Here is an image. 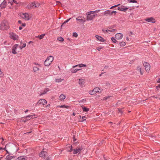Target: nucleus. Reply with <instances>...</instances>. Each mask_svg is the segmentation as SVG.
<instances>
[{
    "label": "nucleus",
    "instance_id": "12",
    "mask_svg": "<svg viewBox=\"0 0 160 160\" xmlns=\"http://www.w3.org/2000/svg\"><path fill=\"white\" fill-rule=\"evenodd\" d=\"M82 149V146L80 147L79 148L77 147L75 149H73V154H75L78 153H80Z\"/></svg>",
    "mask_w": 160,
    "mask_h": 160
},
{
    "label": "nucleus",
    "instance_id": "16",
    "mask_svg": "<svg viewBox=\"0 0 160 160\" xmlns=\"http://www.w3.org/2000/svg\"><path fill=\"white\" fill-rule=\"evenodd\" d=\"M123 35L121 33H117L115 35V38L117 40H120L122 38Z\"/></svg>",
    "mask_w": 160,
    "mask_h": 160
},
{
    "label": "nucleus",
    "instance_id": "23",
    "mask_svg": "<svg viewBox=\"0 0 160 160\" xmlns=\"http://www.w3.org/2000/svg\"><path fill=\"white\" fill-rule=\"evenodd\" d=\"M78 66L80 68H82V67H86V64H78V65H75V66H73V68H75V67H77Z\"/></svg>",
    "mask_w": 160,
    "mask_h": 160
},
{
    "label": "nucleus",
    "instance_id": "63",
    "mask_svg": "<svg viewBox=\"0 0 160 160\" xmlns=\"http://www.w3.org/2000/svg\"><path fill=\"white\" fill-rule=\"evenodd\" d=\"M22 27H19V30H22Z\"/></svg>",
    "mask_w": 160,
    "mask_h": 160
},
{
    "label": "nucleus",
    "instance_id": "14",
    "mask_svg": "<svg viewBox=\"0 0 160 160\" xmlns=\"http://www.w3.org/2000/svg\"><path fill=\"white\" fill-rule=\"evenodd\" d=\"M118 9L119 11L125 12L128 9V8L127 7H126L125 6H122L120 7H118Z\"/></svg>",
    "mask_w": 160,
    "mask_h": 160
},
{
    "label": "nucleus",
    "instance_id": "37",
    "mask_svg": "<svg viewBox=\"0 0 160 160\" xmlns=\"http://www.w3.org/2000/svg\"><path fill=\"white\" fill-rule=\"evenodd\" d=\"M71 18H70L69 19H68L67 20H66L61 25V27H62L64 25V24H66L67 22H68L71 19Z\"/></svg>",
    "mask_w": 160,
    "mask_h": 160
},
{
    "label": "nucleus",
    "instance_id": "22",
    "mask_svg": "<svg viewBox=\"0 0 160 160\" xmlns=\"http://www.w3.org/2000/svg\"><path fill=\"white\" fill-rule=\"evenodd\" d=\"M66 96L64 94H61L59 97V99L60 101H64L66 98Z\"/></svg>",
    "mask_w": 160,
    "mask_h": 160
},
{
    "label": "nucleus",
    "instance_id": "34",
    "mask_svg": "<svg viewBox=\"0 0 160 160\" xmlns=\"http://www.w3.org/2000/svg\"><path fill=\"white\" fill-rule=\"evenodd\" d=\"M81 69H72L71 70V72L72 73H75L77 72L79 70H80Z\"/></svg>",
    "mask_w": 160,
    "mask_h": 160
},
{
    "label": "nucleus",
    "instance_id": "57",
    "mask_svg": "<svg viewBox=\"0 0 160 160\" xmlns=\"http://www.w3.org/2000/svg\"><path fill=\"white\" fill-rule=\"evenodd\" d=\"M107 84V85L108 86H110V84L109 83L107 82L106 83Z\"/></svg>",
    "mask_w": 160,
    "mask_h": 160
},
{
    "label": "nucleus",
    "instance_id": "24",
    "mask_svg": "<svg viewBox=\"0 0 160 160\" xmlns=\"http://www.w3.org/2000/svg\"><path fill=\"white\" fill-rule=\"evenodd\" d=\"M66 149L67 151L69 152H71L72 151V146L70 145L66 147Z\"/></svg>",
    "mask_w": 160,
    "mask_h": 160
},
{
    "label": "nucleus",
    "instance_id": "13",
    "mask_svg": "<svg viewBox=\"0 0 160 160\" xmlns=\"http://www.w3.org/2000/svg\"><path fill=\"white\" fill-rule=\"evenodd\" d=\"M145 20L147 22H150L152 23H155L156 21L155 19L153 17H150L149 18H147L145 19Z\"/></svg>",
    "mask_w": 160,
    "mask_h": 160
},
{
    "label": "nucleus",
    "instance_id": "9",
    "mask_svg": "<svg viewBox=\"0 0 160 160\" xmlns=\"http://www.w3.org/2000/svg\"><path fill=\"white\" fill-rule=\"evenodd\" d=\"M92 14L91 13H88V12L87 13V20L88 21L92 20L95 17V16L97 15H91Z\"/></svg>",
    "mask_w": 160,
    "mask_h": 160
},
{
    "label": "nucleus",
    "instance_id": "21",
    "mask_svg": "<svg viewBox=\"0 0 160 160\" xmlns=\"http://www.w3.org/2000/svg\"><path fill=\"white\" fill-rule=\"evenodd\" d=\"M76 19L77 21L81 22H84L85 21L84 18H82L81 17H79L76 18Z\"/></svg>",
    "mask_w": 160,
    "mask_h": 160
},
{
    "label": "nucleus",
    "instance_id": "50",
    "mask_svg": "<svg viewBox=\"0 0 160 160\" xmlns=\"http://www.w3.org/2000/svg\"><path fill=\"white\" fill-rule=\"evenodd\" d=\"M10 2H14V3L16 4H17V2L16 1H15L14 0H10Z\"/></svg>",
    "mask_w": 160,
    "mask_h": 160
},
{
    "label": "nucleus",
    "instance_id": "27",
    "mask_svg": "<svg viewBox=\"0 0 160 160\" xmlns=\"http://www.w3.org/2000/svg\"><path fill=\"white\" fill-rule=\"evenodd\" d=\"M104 15H111V10H108L105 11L104 12Z\"/></svg>",
    "mask_w": 160,
    "mask_h": 160
},
{
    "label": "nucleus",
    "instance_id": "53",
    "mask_svg": "<svg viewBox=\"0 0 160 160\" xmlns=\"http://www.w3.org/2000/svg\"><path fill=\"white\" fill-rule=\"evenodd\" d=\"M118 111L119 112H120L121 113H122V109H118Z\"/></svg>",
    "mask_w": 160,
    "mask_h": 160
},
{
    "label": "nucleus",
    "instance_id": "20",
    "mask_svg": "<svg viewBox=\"0 0 160 160\" xmlns=\"http://www.w3.org/2000/svg\"><path fill=\"white\" fill-rule=\"evenodd\" d=\"M47 152L45 151H42L39 154V156L41 157L44 158L46 156Z\"/></svg>",
    "mask_w": 160,
    "mask_h": 160
},
{
    "label": "nucleus",
    "instance_id": "64",
    "mask_svg": "<svg viewBox=\"0 0 160 160\" xmlns=\"http://www.w3.org/2000/svg\"><path fill=\"white\" fill-rule=\"evenodd\" d=\"M13 111L15 113H16L17 112V110H15V109H14Z\"/></svg>",
    "mask_w": 160,
    "mask_h": 160
},
{
    "label": "nucleus",
    "instance_id": "47",
    "mask_svg": "<svg viewBox=\"0 0 160 160\" xmlns=\"http://www.w3.org/2000/svg\"><path fill=\"white\" fill-rule=\"evenodd\" d=\"M3 74L1 70V68H0V77H2V75H3Z\"/></svg>",
    "mask_w": 160,
    "mask_h": 160
},
{
    "label": "nucleus",
    "instance_id": "59",
    "mask_svg": "<svg viewBox=\"0 0 160 160\" xmlns=\"http://www.w3.org/2000/svg\"><path fill=\"white\" fill-rule=\"evenodd\" d=\"M18 47H19V48H20V50H21L22 48H22V46H19Z\"/></svg>",
    "mask_w": 160,
    "mask_h": 160
},
{
    "label": "nucleus",
    "instance_id": "6",
    "mask_svg": "<svg viewBox=\"0 0 160 160\" xmlns=\"http://www.w3.org/2000/svg\"><path fill=\"white\" fill-rule=\"evenodd\" d=\"M100 89L98 87L94 88L93 90L89 91V93L91 95H94L97 92H99V90Z\"/></svg>",
    "mask_w": 160,
    "mask_h": 160
},
{
    "label": "nucleus",
    "instance_id": "18",
    "mask_svg": "<svg viewBox=\"0 0 160 160\" xmlns=\"http://www.w3.org/2000/svg\"><path fill=\"white\" fill-rule=\"evenodd\" d=\"M85 81V80L83 79H79V82L78 83L81 87H82L84 86Z\"/></svg>",
    "mask_w": 160,
    "mask_h": 160
},
{
    "label": "nucleus",
    "instance_id": "17",
    "mask_svg": "<svg viewBox=\"0 0 160 160\" xmlns=\"http://www.w3.org/2000/svg\"><path fill=\"white\" fill-rule=\"evenodd\" d=\"M49 91V89L48 88H45L42 91V92L39 93V96H41L42 95L46 94L47 92Z\"/></svg>",
    "mask_w": 160,
    "mask_h": 160
},
{
    "label": "nucleus",
    "instance_id": "56",
    "mask_svg": "<svg viewBox=\"0 0 160 160\" xmlns=\"http://www.w3.org/2000/svg\"><path fill=\"white\" fill-rule=\"evenodd\" d=\"M132 34V32H129V35L131 36Z\"/></svg>",
    "mask_w": 160,
    "mask_h": 160
},
{
    "label": "nucleus",
    "instance_id": "36",
    "mask_svg": "<svg viewBox=\"0 0 160 160\" xmlns=\"http://www.w3.org/2000/svg\"><path fill=\"white\" fill-rule=\"evenodd\" d=\"M100 11V10H97L95 11H92L89 12H88V13H91V14L97 13L99 12Z\"/></svg>",
    "mask_w": 160,
    "mask_h": 160
},
{
    "label": "nucleus",
    "instance_id": "32",
    "mask_svg": "<svg viewBox=\"0 0 160 160\" xmlns=\"http://www.w3.org/2000/svg\"><path fill=\"white\" fill-rule=\"evenodd\" d=\"M63 80V79H61V78H56L55 79V81L56 82H62Z\"/></svg>",
    "mask_w": 160,
    "mask_h": 160
},
{
    "label": "nucleus",
    "instance_id": "26",
    "mask_svg": "<svg viewBox=\"0 0 160 160\" xmlns=\"http://www.w3.org/2000/svg\"><path fill=\"white\" fill-rule=\"evenodd\" d=\"M40 70L39 68L37 66H33V71L34 72H36Z\"/></svg>",
    "mask_w": 160,
    "mask_h": 160
},
{
    "label": "nucleus",
    "instance_id": "31",
    "mask_svg": "<svg viewBox=\"0 0 160 160\" xmlns=\"http://www.w3.org/2000/svg\"><path fill=\"white\" fill-rule=\"evenodd\" d=\"M82 109L83 111L87 112L89 111V108H87L83 106H82Z\"/></svg>",
    "mask_w": 160,
    "mask_h": 160
},
{
    "label": "nucleus",
    "instance_id": "42",
    "mask_svg": "<svg viewBox=\"0 0 160 160\" xmlns=\"http://www.w3.org/2000/svg\"><path fill=\"white\" fill-rule=\"evenodd\" d=\"M103 48V46H100L97 48V49L98 51H100L101 49H102Z\"/></svg>",
    "mask_w": 160,
    "mask_h": 160
},
{
    "label": "nucleus",
    "instance_id": "2",
    "mask_svg": "<svg viewBox=\"0 0 160 160\" xmlns=\"http://www.w3.org/2000/svg\"><path fill=\"white\" fill-rule=\"evenodd\" d=\"M39 6V3L34 2L29 3L27 6V8L28 9H31L35 8H38Z\"/></svg>",
    "mask_w": 160,
    "mask_h": 160
},
{
    "label": "nucleus",
    "instance_id": "48",
    "mask_svg": "<svg viewBox=\"0 0 160 160\" xmlns=\"http://www.w3.org/2000/svg\"><path fill=\"white\" fill-rule=\"evenodd\" d=\"M120 5V4H118L117 5H115L112 6V7H111L110 8V9H112V8H114L117 7V6H118L119 5Z\"/></svg>",
    "mask_w": 160,
    "mask_h": 160
},
{
    "label": "nucleus",
    "instance_id": "51",
    "mask_svg": "<svg viewBox=\"0 0 160 160\" xmlns=\"http://www.w3.org/2000/svg\"><path fill=\"white\" fill-rule=\"evenodd\" d=\"M158 88H160V84H159L158 85V86H157L156 87V88L157 89V90H158Z\"/></svg>",
    "mask_w": 160,
    "mask_h": 160
},
{
    "label": "nucleus",
    "instance_id": "44",
    "mask_svg": "<svg viewBox=\"0 0 160 160\" xmlns=\"http://www.w3.org/2000/svg\"><path fill=\"white\" fill-rule=\"evenodd\" d=\"M86 117L85 116H83L82 117V119L81 120V122H83L84 121L86 120Z\"/></svg>",
    "mask_w": 160,
    "mask_h": 160
},
{
    "label": "nucleus",
    "instance_id": "29",
    "mask_svg": "<svg viewBox=\"0 0 160 160\" xmlns=\"http://www.w3.org/2000/svg\"><path fill=\"white\" fill-rule=\"evenodd\" d=\"M35 115L34 114L31 115H28L26 116V118L27 119H30L31 118H35Z\"/></svg>",
    "mask_w": 160,
    "mask_h": 160
},
{
    "label": "nucleus",
    "instance_id": "5",
    "mask_svg": "<svg viewBox=\"0 0 160 160\" xmlns=\"http://www.w3.org/2000/svg\"><path fill=\"white\" fill-rule=\"evenodd\" d=\"M21 16L22 18L27 21L29 20L30 18L29 14L27 13H22L21 14Z\"/></svg>",
    "mask_w": 160,
    "mask_h": 160
},
{
    "label": "nucleus",
    "instance_id": "3",
    "mask_svg": "<svg viewBox=\"0 0 160 160\" xmlns=\"http://www.w3.org/2000/svg\"><path fill=\"white\" fill-rule=\"evenodd\" d=\"M54 60V57L52 56H49L44 61V65L47 66H48L51 64Z\"/></svg>",
    "mask_w": 160,
    "mask_h": 160
},
{
    "label": "nucleus",
    "instance_id": "54",
    "mask_svg": "<svg viewBox=\"0 0 160 160\" xmlns=\"http://www.w3.org/2000/svg\"><path fill=\"white\" fill-rule=\"evenodd\" d=\"M110 97H104L103 98V100H106L108 98H109Z\"/></svg>",
    "mask_w": 160,
    "mask_h": 160
},
{
    "label": "nucleus",
    "instance_id": "10",
    "mask_svg": "<svg viewBox=\"0 0 160 160\" xmlns=\"http://www.w3.org/2000/svg\"><path fill=\"white\" fill-rule=\"evenodd\" d=\"M102 30L103 32L104 33L108 32L109 33H110L109 32H112L115 31H116L117 30L116 29H111V28H108L107 29H103Z\"/></svg>",
    "mask_w": 160,
    "mask_h": 160
},
{
    "label": "nucleus",
    "instance_id": "46",
    "mask_svg": "<svg viewBox=\"0 0 160 160\" xmlns=\"http://www.w3.org/2000/svg\"><path fill=\"white\" fill-rule=\"evenodd\" d=\"M129 2L132 3H137V2L136 0H130L129 1Z\"/></svg>",
    "mask_w": 160,
    "mask_h": 160
},
{
    "label": "nucleus",
    "instance_id": "39",
    "mask_svg": "<svg viewBox=\"0 0 160 160\" xmlns=\"http://www.w3.org/2000/svg\"><path fill=\"white\" fill-rule=\"evenodd\" d=\"M57 39L60 42H63L64 40L63 38L61 37L58 38Z\"/></svg>",
    "mask_w": 160,
    "mask_h": 160
},
{
    "label": "nucleus",
    "instance_id": "4",
    "mask_svg": "<svg viewBox=\"0 0 160 160\" xmlns=\"http://www.w3.org/2000/svg\"><path fill=\"white\" fill-rule=\"evenodd\" d=\"M9 38L12 39L14 41L18 40L19 38V37L18 35H17L16 33L10 32H9Z\"/></svg>",
    "mask_w": 160,
    "mask_h": 160
},
{
    "label": "nucleus",
    "instance_id": "52",
    "mask_svg": "<svg viewBox=\"0 0 160 160\" xmlns=\"http://www.w3.org/2000/svg\"><path fill=\"white\" fill-rule=\"evenodd\" d=\"M157 82L158 83H160V78H159L157 80Z\"/></svg>",
    "mask_w": 160,
    "mask_h": 160
},
{
    "label": "nucleus",
    "instance_id": "61",
    "mask_svg": "<svg viewBox=\"0 0 160 160\" xmlns=\"http://www.w3.org/2000/svg\"><path fill=\"white\" fill-rule=\"evenodd\" d=\"M73 141H75L76 140L75 138V137H74V136H73Z\"/></svg>",
    "mask_w": 160,
    "mask_h": 160
},
{
    "label": "nucleus",
    "instance_id": "45",
    "mask_svg": "<svg viewBox=\"0 0 160 160\" xmlns=\"http://www.w3.org/2000/svg\"><path fill=\"white\" fill-rule=\"evenodd\" d=\"M73 36L75 37H77L78 36V35L76 32H74L73 34Z\"/></svg>",
    "mask_w": 160,
    "mask_h": 160
},
{
    "label": "nucleus",
    "instance_id": "33",
    "mask_svg": "<svg viewBox=\"0 0 160 160\" xmlns=\"http://www.w3.org/2000/svg\"><path fill=\"white\" fill-rule=\"evenodd\" d=\"M45 36V34H43L40 35L36 37L38 38L39 39H41L44 38V37Z\"/></svg>",
    "mask_w": 160,
    "mask_h": 160
},
{
    "label": "nucleus",
    "instance_id": "43",
    "mask_svg": "<svg viewBox=\"0 0 160 160\" xmlns=\"http://www.w3.org/2000/svg\"><path fill=\"white\" fill-rule=\"evenodd\" d=\"M137 156H139L140 157H144V156L143 155V154H142L140 152H139L137 154Z\"/></svg>",
    "mask_w": 160,
    "mask_h": 160
},
{
    "label": "nucleus",
    "instance_id": "58",
    "mask_svg": "<svg viewBox=\"0 0 160 160\" xmlns=\"http://www.w3.org/2000/svg\"><path fill=\"white\" fill-rule=\"evenodd\" d=\"M26 24L25 23H22V26L23 27H25L26 26Z\"/></svg>",
    "mask_w": 160,
    "mask_h": 160
},
{
    "label": "nucleus",
    "instance_id": "40",
    "mask_svg": "<svg viewBox=\"0 0 160 160\" xmlns=\"http://www.w3.org/2000/svg\"><path fill=\"white\" fill-rule=\"evenodd\" d=\"M111 39L112 42L113 43H117L118 42V41L116 40V39L112 37L111 38Z\"/></svg>",
    "mask_w": 160,
    "mask_h": 160
},
{
    "label": "nucleus",
    "instance_id": "1",
    "mask_svg": "<svg viewBox=\"0 0 160 160\" xmlns=\"http://www.w3.org/2000/svg\"><path fill=\"white\" fill-rule=\"evenodd\" d=\"M9 23L6 20H3L0 25V28L1 30H7L9 28Z\"/></svg>",
    "mask_w": 160,
    "mask_h": 160
},
{
    "label": "nucleus",
    "instance_id": "55",
    "mask_svg": "<svg viewBox=\"0 0 160 160\" xmlns=\"http://www.w3.org/2000/svg\"><path fill=\"white\" fill-rule=\"evenodd\" d=\"M26 43H23L22 44V48H25L26 47Z\"/></svg>",
    "mask_w": 160,
    "mask_h": 160
},
{
    "label": "nucleus",
    "instance_id": "11",
    "mask_svg": "<svg viewBox=\"0 0 160 160\" xmlns=\"http://www.w3.org/2000/svg\"><path fill=\"white\" fill-rule=\"evenodd\" d=\"M18 47V44H15L13 46L12 51L13 54H16L17 53V49Z\"/></svg>",
    "mask_w": 160,
    "mask_h": 160
},
{
    "label": "nucleus",
    "instance_id": "19",
    "mask_svg": "<svg viewBox=\"0 0 160 160\" xmlns=\"http://www.w3.org/2000/svg\"><path fill=\"white\" fill-rule=\"evenodd\" d=\"M7 2L5 1V0L1 3L0 5V7L1 8H4L6 6Z\"/></svg>",
    "mask_w": 160,
    "mask_h": 160
},
{
    "label": "nucleus",
    "instance_id": "7",
    "mask_svg": "<svg viewBox=\"0 0 160 160\" xmlns=\"http://www.w3.org/2000/svg\"><path fill=\"white\" fill-rule=\"evenodd\" d=\"M143 65L145 67V70L147 72H149L150 68V66L149 63L146 62H144Z\"/></svg>",
    "mask_w": 160,
    "mask_h": 160
},
{
    "label": "nucleus",
    "instance_id": "8",
    "mask_svg": "<svg viewBox=\"0 0 160 160\" xmlns=\"http://www.w3.org/2000/svg\"><path fill=\"white\" fill-rule=\"evenodd\" d=\"M47 103V101L44 99H39L37 103V105H44Z\"/></svg>",
    "mask_w": 160,
    "mask_h": 160
},
{
    "label": "nucleus",
    "instance_id": "38",
    "mask_svg": "<svg viewBox=\"0 0 160 160\" xmlns=\"http://www.w3.org/2000/svg\"><path fill=\"white\" fill-rule=\"evenodd\" d=\"M126 45V43L122 41L120 43V45L121 47H123Z\"/></svg>",
    "mask_w": 160,
    "mask_h": 160
},
{
    "label": "nucleus",
    "instance_id": "49",
    "mask_svg": "<svg viewBox=\"0 0 160 160\" xmlns=\"http://www.w3.org/2000/svg\"><path fill=\"white\" fill-rule=\"evenodd\" d=\"M111 15H112V14L113 13H114L115 14L117 13V12L116 11H111Z\"/></svg>",
    "mask_w": 160,
    "mask_h": 160
},
{
    "label": "nucleus",
    "instance_id": "35",
    "mask_svg": "<svg viewBox=\"0 0 160 160\" xmlns=\"http://www.w3.org/2000/svg\"><path fill=\"white\" fill-rule=\"evenodd\" d=\"M13 158V157L12 156L7 155L6 157V159L7 160H10L12 159Z\"/></svg>",
    "mask_w": 160,
    "mask_h": 160
},
{
    "label": "nucleus",
    "instance_id": "15",
    "mask_svg": "<svg viewBox=\"0 0 160 160\" xmlns=\"http://www.w3.org/2000/svg\"><path fill=\"white\" fill-rule=\"evenodd\" d=\"M95 37L97 38V40L99 41L104 42L106 41L103 38L98 35H95Z\"/></svg>",
    "mask_w": 160,
    "mask_h": 160
},
{
    "label": "nucleus",
    "instance_id": "28",
    "mask_svg": "<svg viewBox=\"0 0 160 160\" xmlns=\"http://www.w3.org/2000/svg\"><path fill=\"white\" fill-rule=\"evenodd\" d=\"M137 70L140 72L141 75H142L143 74V72L142 70V68L140 66H138L137 67Z\"/></svg>",
    "mask_w": 160,
    "mask_h": 160
},
{
    "label": "nucleus",
    "instance_id": "41",
    "mask_svg": "<svg viewBox=\"0 0 160 160\" xmlns=\"http://www.w3.org/2000/svg\"><path fill=\"white\" fill-rule=\"evenodd\" d=\"M33 64L34 65H38V66L39 67H41V64H40V63L37 62H34L33 63Z\"/></svg>",
    "mask_w": 160,
    "mask_h": 160
},
{
    "label": "nucleus",
    "instance_id": "60",
    "mask_svg": "<svg viewBox=\"0 0 160 160\" xmlns=\"http://www.w3.org/2000/svg\"><path fill=\"white\" fill-rule=\"evenodd\" d=\"M50 106V104H48V105H47V106H46V107H49Z\"/></svg>",
    "mask_w": 160,
    "mask_h": 160
},
{
    "label": "nucleus",
    "instance_id": "25",
    "mask_svg": "<svg viewBox=\"0 0 160 160\" xmlns=\"http://www.w3.org/2000/svg\"><path fill=\"white\" fill-rule=\"evenodd\" d=\"M27 157L24 156H22L18 157L16 160H26Z\"/></svg>",
    "mask_w": 160,
    "mask_h": 160
},
{
    "label": "nucleus",
    "instance_id": "30",
    "mask_svg": "<svg viewBox=\"0 0 160 160\" xmlns=\"http://www.w3.org/2000/svg\"><path fill=\"white\" fill-rule=\"evenodd\" d=\"M57 107H59L60 108H70L69 106H66L65 105H62L61 106H58Z\"/></svg>",
    "mask_w": 160,
    "mask_h": 160
},
{
    "label": "nucleus",
    "instance_id": "62",
    "mask_svg": "<svg viewBox=\"0 0 160 160\" xmlns=\"http://www.w3.org/2000/svg\"><path fill=\"white\" fill-rule=\"evenodd\" d=\"M18 22L19 23L21 24L22 23V21L20 20H19L18 21Z\"/></svg>",
    "mask_w": 160,
    "mask_h": 160
}]
</instances>
